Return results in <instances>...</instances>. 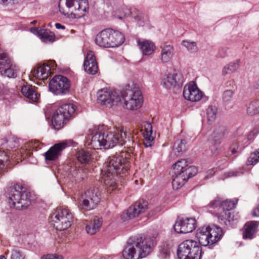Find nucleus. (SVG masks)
Listing matches in <instances>:
<instances>
[{
    "mask_svg": "<svg viewBox=\"0 0 259 259\" xmlns=\"http://www.w3.org/2000/svg\"><path fill=\"white\" fill-rule=\"evenodd\" d=\"M234 92L231 90H227L224 92L222 95V99L224 102H230L233 96Z\"/></svg>",
    "mask_w": 259,
    "mask_h": 259,
    "instance_id": "obj_48",
    "label": "nucleus"
},
{
    "mask_svg": "<svg viewBox=\"0 0 259 259\" xmlns=\"http://www.w3.org/2000/svg\"><path fill=\"white\" fill-rule=\"evenodd\" d=\"M228 49L227 48H222L219 49L218 56L219 57L223 58L227 55Z\"/></svg>",
    "mask_w": 259,
    "mask_h": 259,
    "instance_id": "obj_52",
    "label": "nucleus"
},
{
    "mask_svg": "<svg viewBox=\"0 0 259 259\" xmlns=\"http://www.w3.org/2000/svg\"><path fill=\"white\" fill-rule=\"evenodd\" d=\"M240 60L237 59L225 65L222 69V75L230 74L237 71L239 67Z\"/></svg>",
    "mask_w": 259,
    "mask_h": 259,
    "instance_id": "obj_33",
    "label": "nucleus"
},
{
    "mask_svg": "<svg viewBox=\"0 0 259 259\" xmlns=\"http://www.w3.org/2000/svg\"><path fill=\"white\" fill-rule=\"evenodd\" d=\"M182 45L186 47L190 52L194 53L197 51V47L195 41H190L188 40H183Z\"/></svg>",
    "mask_w": 259,
    "mask_h": 259,
    "instance_id": "obj_43",
    "label": "nucleus"
},
{
    "mask_svg": "<svg viewBox=\"0 0 259 259\" xmlns=\"http://www.w3.org/2000/svg\"><path fill=\"white\" fill-rule=\"evenodd\" d=\"M70 82L68 78L62 75H56L50 81L49 90L56 95L66 94L70 88Z\"/></svg>",
    "mask_w": 259,
    "mask_h": 259,
    "instance_id": "obj_13",
    "label": "nucleus"
},
{
    "mask_svg": "<svg viewBox=\"0 0 259 259\" xmlns=\"http://www.w3.org/2000/svg\"><path fill=\"white\" fill-rule=\"evenodd\" d=\"M0 259H7L4 255H0Z\"/></svg>",
    "mask_w": 259,
    "mask_h": 259,
    "instance_id": "obj_59",
    "label": "nucleus"
},
{
    "mask_svg": "<svg viewBox=\"0 0 259 259\" xmlns=\"http://www.w3.org/2000/svg\"><path fill=\"white\" fill-rule=\"evenodd\" d=\"M186 141L184 140H181L177 141L174 145L173 152L175 155L179 156L186 149Z\"/></svg>",
    "mask_w": 259,
    "mask_h": 259,
    "instance_id": "obj_38",
    "label": "nucleus"
},
{
    "mask_svg": "<svg viewBox=\"0 0 259 259\" xmlns=\"http://www.w3.org/2000/svg\"><path fill=\"white\" fill-rule=\"evenodd\" d=\"M63 256L57 254H48L41 256V259H63Z\"/></svg>",
    "mask_w": 259,
    "mask_h": 259,
    "instance_id": "obj_50",
    "label": "nucleus"
},
{
    "mask_svg": "<svg viewBox=\"0 0 259 259\" xmlns=\"http://www.w3.org/2000/svg\"><path fill=\"white\" fill-rule=\"evenodd\" d=\"M76 156L77 160L81 163H87L91 159V155L90 152L83 149L77 151Z\"/></svg>",
    "mask_w": 259,
    "mask_h": 259,
    "instance_id": "obj_37",
    "label": "nucleus"
},
{
    "mask_svg": "<svg viewBox=\"0 0 259 259\" xmlns=\"http://www.w3.org/2000/svg\"><path fill=\"white\" fill-rule=\"evenodd\" d=\"M59 8L60 12L65 15L70 12L77 17H81L89 7L88 0H60Z\"/></svg>",
    "mask_w": 259,
    "mask_h": 259,
    "instance_id": "obj_7",
    "label": "nucleus"
},
{
    "mask_svg": "<svg viewBox=\"0 0 259 259\" xmlns=\"http://www.w3.org/2000/svg\"><path fill=\"white\" fill-rule=\"evenodd\" d=\"M99 103L108 107H112L121 101L119 94L107 89L99 90L97 93Z\"/></svg>",
    "mask_w": 259,
    "mask_h": 259,
    "instance_id": "obj_12",
    "label": "nucleus"
},
{
    "mask_svg": "<svg viewBox=\"0 0 259 259\" xmlns=\"http://www.w3.org/2000/svg\"><path fill=\"white\" fill-rule=\"evenodd\" d=\"M84 70L89 74H95L98 70V66L94 52L89 51L83 63Z\"/></svg>",
    "mask_w": 259,
    "mask_h": 259,
    "instance_id": "obj_23",
    "label": "nucleus"
},
{
    "mask_svg": "<svg viewBox=\"0 0 259 259\" xmlns=\"http://www.w3.org/2000/svg\"><path fill=\"white\" fill-rule=\"evenodd\" d=\"M196 227V220L187 218L177 220L174 225V229L178 233L186 234L192 232Z\"/></svg>",
    "mask_w": 259,
    "mask_h": 259,
    "instance_id": "obj_17",
    "label": "nucleus"
},
{
    "mask_svg": "<svg viewBox=\"0 0 259 259\" xmlns=\"http://www.w3.org/2000/svg\"><path fill=\"white\" fill-rule=\"evenodd\" d=\"M252 214L253 217H259V205L253 209Z\"/></svg>",
    "mask_w": 259,
    "mask_h": 259,
    "instance_id": "obj_54",
    "label": "nucleus"
},
{
    "mask_svg": "<svg viewBox=\"0 0 259 259\" xmlns=\"http://www.w3.org/2000/svg\"><path fill=\"white\" fill-rule=\"evenodd\" d=\"M25 254L19 249L13 248L11 251V259H25Z\"/></svg>",
    "mask_w": 259,
    "mask_h": 259,
    "instance_id": "obj_45",
    "label": "nucleus"
},
{
    "mask_svg": "<svg viewBox=\"0 0 259 259\" xmlns=\"http://www.w3.org/2000/svg\"><path fill=\"white\" fill-rule=\"evenodd\" d=\"M183 96L185 99L192 101L197 102L201 100L203 94L199 90L196 84L191 81L186 85L183 89Z\"/></svg>",
    "mask_w": 259,
    "mask_h": 259,
    "instance_id": "obj_18",
    "label": "nucleus"
},
{
    "mask_svg": "<svg viewBox=\"0 0 259 259\" xmlns=\"http://www.w3.org/2000/svg\"><path fill=\"white\" fill-rule=\"evenodd\" d=\"M220 143H221V142H220V141H219V142H218V144H220Z\"/></svg>",
    "mask_w": 259,
    "mask_h": 259,
    "instance_id": "obj_62",
    "label": "nucleus"
},
{
    "mask_svg": "<svg viewBox=\"0 0 259 259\" xmlns=\"http://www.w3.org/2000/svg\"><path fill=\"white\" fill-rule=\"evenodd\" d=\"M137 43L142 53L145 55H151L155 49L154 44L149 40L139 39L137 40Z\"/></svg>",
    "mask_w": 259,
    "mask_h": 259,
    "instance_id": "obj_28",
    "label": "nucleus"
},
{
    "mask_svg": "<svg viewBox=\"0 0 259 259\" xmlns=\"http://www.w3.org/2000/svg\"><path fill=\"white\" fill-rule=\"evenodd\" d=\"M55 26L57 29H64L65 28V26L61 25L60 23H57L55 24Z\"/></svg>",
    "mask_w": 259,
    "mask_h": 259,
    "instance_id": "obj_56",
    "label": "nucleus"
},
{
    "mask_svg": "<svg viewBox=\"0 0 259 259\" xmlns=\"http://www.w3.org/2000/svg\"><path fill=\"white\" fill-rule=\"evenodd\" d=\"M39 143L38 144V145L37 146V147H36V148H35V150H37V149H36V148L38 147V146H39Z\"/></svg>",
    "mask_w": 259,
    "mask_h": 259,
    "instance_id": "obj_61",
    "label": "nucleus"
},
{
    "mask_svg": "<svg viewBox=\"0 0 259 259\" xmlns=\"http://www.w3.org/2000/svg\"><path fill=\"white\" fill-rule=\"evenodd\" d=\"M56 66L57 64L55 61H50L49 65L43 64L35 68L32 71V75L38 79H46L51 74V68L54 69Z\"/></svg>",
    "mask_w": 259,
    "mask_h": 259,
    "instance_id": "obj_20",
    "label": "nucleus"
},
{
    "mask_svg": "<svg viewBox=\"0 0 259 259\" xmlns=\"http://www.w3.org/2000/svg\"><path fill=\"white\" fill-rule=\"evenodd\" d=\"M217 113V108L215 106H209L206 110L208 121L211 124L215 119Z\"/></svg>",
    "mask_w": 259,
    "mask_h": 259,
    "instance_id": "obj_41",
    "label": "nucleus"
},
{
    "mask_svg": "<svg viewBox=\"0 0 259 259\" xmlns=\"http://www.w3.org/2000/svg\"><path fill=\"white\" fill-rule=\"evenodd\" d=\"M17 67L12 62L8 67H6L4 70H2V72H0V74L2 75L9 78H15L17 76Z\"/></svg>",
    "mask_w": 259,
    "mask_h": 259,
    "instance_id": "obj_35",
    "label": "nucleus"
},
{
    "mask_svg": "<svg viewBox=\"0 0 259 259\" xmlns=\"http://www.w3.org/2000/svg\"><path fill=\"white\" fill-rule=\"evenodd\" d=\"M222 230L217 226H203L198 229L196 237L201 245L206 246L217 242L222 237Z\"/></svg>",
    "mask_w": 259,
    "mask_h": 259,
    "instance_id": "obj_6",
    "label": "nucleus"
},
{
    "mask_svg": "<svg viewBox=\"0 0 259 259\" xmlns=\"http://www.w3.org/2000/svg\"><path fill=\"white\" fill-rule=\"evenodd\" d=\"M31 31L37 34L44 42H52L54 40L55 36L54 33L45 29H38L37 27L31 28Z\"/></svg>",
    "mask_w": 259,
    "mask_h": 259,
    "instance_id": "obj_25",
    "label": "nucleus"
},
{
    "mask_svg": "<svg viewBox=\"0 0 259 259\" xmlns=\"http://www.w3.org/2000/svg\"><path fill=\"white\" fill-rule=\"evenodd\" d=\"M103 220L101 218H95L90 223L86 225L85 230L88 234L94 235L100 229L102 225Z\"/></svg>",
    "mask_w": 259,
    "mask_h": 259,
    "instance_id": "obj_30",
    "label": "nucleus"
},
{
    "mask_svg": "<svg viewBox=\"0 0 259 259\" xmlns=\"http://www.w3.org/2000/svg\"><path fill=\"white\" fill-rule=\"evenodd\" d=\"M8 146L13 149L18 146L17 140L14 138H10L7 141Z\"/></svg>",
    "mask_w": 259,
    "mask_h": 259,
    "instance_id": "obj_51",
    "label": "nucleus"
},
{
    "mask_svg": "<svg viewBox=\"0 0 259 259\" xmlns=\"http://www.w3.org/2000/svg\"><path fill=\"white\" fill-rule=\"evenodd\" d=\"M246 111L250 115L259 113V101H254L249 103L247 106Z\"/></svg>",
    "mask_w": 259,
    "mask_h": 259,
    "instance_id": "obj_39",
    "label": "nucleus"
},
{
    "mask_svg": "<svg viewBox=\"0 0 259 259\" xmlns=\"http://www.w3.org/2000/svg\"><path fill=\"white\" fill-rule=\"evenodd\" d=\"M218 219L221 223L231 226H233L237 220L229 211H223L219 214Z\"/></svg>",
    "mask_w": 259,
    "mask_h": 259,
    "instance_id": "obj_32",
    "label": "nucleus"
},
{
    "mask_svg": "<svg viewBox=\"0 0 259 259\" xmlns=\"http://www.w3.org/2000/svg\"><path fill=\"white\" fill-rule=\"evenodd\" d=\"M213 154H217L218 152H217V149L215 150L214 152L212 151Z\"/></svg>",
    "mask_w": 259,
    "mask_h": 259,
    "instance_id": "obj_60",
    "label": "nucleus"
},
{
    "mask_svg": "<svg viewBox=\"0 0 259 259\" xmlns=\"http://www.w3.org/2000/svg\"><path fill=\"white\" fill-rule=\"evenodd\" d=\"M252 135L250 134L247 137L242 136L237 139V142L239 145L245 146L248 145V142L251 139Z\"/></svg>",
    "mask_w": 259,
    "mask_h": 259,
    "instance_id": "obj_49",
    "label": "nucleus"
},
{
    "mask_svg": "<svg viewBox=\"0 0 259 259\" xmlns=\"http://www.w3.org/2000/svg\"><path fill=\"white\" fill-rule=\"evenodd\" d=\"M141 132L144 137V145L150 147L154 143L155 135L153 133L152 126L150 122L143 121L141 124Z\"/></svg>",
    "mask_w": 259,
    "mask_h": 259,
    "instance_id": "obj_21",
    "label": "nucleus"
},
{
    "mask_svg": "<svg viewBox=\"0 0 259 259\" xmlns=\"http://www.w3.org/2000/svg\"><path fill=\"white\" fill-rule=\"evenodd\" d=\"M88 172L87 169L83 167H79L75 169L72 172V176L76 178L78 181L83 180L87 177Z\"/></svg>",
    "mask_w": 259,
    "mask_h": 259,
    "instance_id": "obj_40",
    "label": "nucleus"
},
{
    "mask_svg": "<svg viewBox=\"0 0 259 259\" xmlns=\"http://www.w3.org/2000/svg\"><path fill=\"white\" fill-rule=\"evenodd\" d=\"M259 161V149L251 153L247 161V165H254Z\"/></svg>",
    "mask_w": 259,
    "mask_h": 259,
    "instance_id": "obj_44",
    "label": "nucleus"
},
{
    "mask_svg": "<svg viewBox=\"0 0 259 259\" xmlns=\"http://www.w3.org/2000/svg\"><path fill=\"white\" fill-rule=\"evenodd\" d=\"M21 92L25 97L32 102H36L38 100L37 93L34 87L31 85L26 84L23 85L21 88Z\"/></svg>",
    "mask_w": 259,
    "mask_h": 259,
    "instance_id": "obj_31",
    "label": "nucleus"
},
{
    "mask_svg": "<svg viewBox=\"0 0 259 259\" xmlns=\"http://www.w3.org/2000/svg\"><path fill=\"white\" fill-rule=\"evenodd\" d=\"M124 17H132L134 18L139 25H143L147 21V16L144 15L139 10L134 9L133 10L126 9L124 10Z\"/></svg>",
    "mask_w": 259,
    "mask_h": 259,
    "instance_id": "obj_24",
    "label": "nucleus"
},
{
    "mask_svg": "<svg viewBox=\"0 0 259 259\" xmlns=\"http://www.w3.org/2000/svg\"><path fill=\"white\" fill-rule=\"evenodd\" d=\"M124 107L130 110H137L142 106L143 96L140 89L136 87L126 89L121 95Z\"/></svg>",
    "mask_w": 259,
    "mask_h": 259,
    "instance_id": "obj_9",
    "label": "nucleus"
},
{
    "mask_svg": "<svg viewBox=\"0 0 259 259\" xmlns=\"http://www.w3.org/2000/svg\"><path fill=\"white\" fill-rule=\"evenodd\" d=\"M75 106L71 103L64 104L60 106L54 113L52 122L56 129L62 128L66 121L74 113Z\"/></svg>",
    "mask_w": 259,
    "mask_h": 259,
    "instance_id": "obj_10",
    "label": "nucleus"
},
{
    "mask_svg": "<svg viewBox=\"0 0 259 259\" xmlns=\"http://www.w3.org/2000/svg\"><path fill=\"white\" fill-rule=\"evenodd\" d=\"M236 203L237 200L236 202L230 200L223 201L221 209H222L223 211H229L235 207Z\"/></svg>",
    "mask_w": 259,
    "mask_h": 259,
    "instance_id": "obj_42",
    "label": "nucleus"
},
{
    "mask_svg": "<svg viewBox=\"0 0 259 259\" xmlns=\"http://www.w3.org/2000/svg\"><path fill=\"white\" fill-rule=\"evenodd\" d=\"M183 82L182 74L178 71H174L172 73L164 74L161 78V84L166 89H170L177 85H179Z\"/></svg>",
    "mask_w": 259,
    "mask_h": 259,
    "instance_id": "obj_16",
    "label": "nucleus"
},
{
    "mask_svg": "<svg viewBox=\"0 0 259 259\" xmlns=\"http://www.w3.org/2000/svg\"><path fill=\"white\" fill-rule=\"evenodd\" d=\"M39 142H28L25 144L24 147L21 149L20 155L23 158H25L27 157L30 156L32 154L31 149H34L37 147L38 145Z\"/></svg>",
    "mask_w": 259,
    "mask_h": 259,
    "instance_id": "obj_34",
    "label": "nucleus"
},
{
    "mask_svg": "<svg viewBox=\"0 0 259 259\" xmlns=\"http://www.w3.org/2000/svg\"><path fill=\"white\" fill-rule=\"evenodd\" d=\"M257 226V222L250 221L247 222L244 226L243 238L249 239L253 238L256 232Z\"/></svg>",
    "mask_w": 259,
    "mask_h": 259,
    "instance_id": "obj_26",
    "label": "nucleus"
},
{
    "mask_svg": "<svg viewBox=\"0 0 259 259\" xmlns=\"http://www.w3.org/2000/svg\"><path fill=\"white\" fill-rule=\"evenodd\" d=\"M194 176L185 174H173L174 179L172 182L173 189H179L181 188L189 178Z\"/></svg>",
    "mask_w": 259,
    "mask_h": 259,
    "instance_id": "obj_27",
    "label": "nucleus"
},
{
    "mask_svg": "<svg viewBox=\"0 0 259 259\" xmlns=\"http://www.w3.org/2000/svg\"><path fill=\"white\" fill-rule=\"evenodd\" d=\"M12 62L8 54L0 50V72Z\"/></svg>",
    "mask_w": 259,
    "mask_h": 259,
    "instance_id": "obj_36",
    "label": "nucleus"
},
{
    "mask_svg": "<svg viewBox=\"0 0 259 259\" xmlns=\"http://www.w3.org/2000/svg\"><path fill=\"white\" fill-rule=\"evenodd\" d=\"M20 0H2V3L4 4H14L17 3Z\"/></svg>",
    "mask_w": 259,
    "mask_h": 259,
    "instance_id": "obj_53",
    "label": "nucleus"
},
{
    "mask_svg": "<svg viewBox=\"0 0 259 259\" xmlns=\"http://www.w3.org/2000/svg\"><path fill=\"white\" fill-rule=\"evenodd\" d=\"M9 203L18 209L27 208L30 204V193L26 189L16 184L10 187L7 192Z\"/></svg>",
    "mask_w": 259,
    "mask_h": 259,
    "instance_id": "obj_4",
    "label": "nucleus"
},
{
    "mask_svg": "<svg viewBox=\"0 0 259 259\" xmlns=\"http://www.w3.org/2000/svg\"><path fill=\"white\" fill-rule=\"evenodd\" d=\"M124 35L120 32L112 29H105L101 31L96 37L97 45L105 48H114L123 43Z\"/></svg>",
    "mask_w": 259,
    "mask_h": 259,
    "instance_id": "obj_5",
    "label": "nucleus"
},
{
    "mask_svg": "<svg viewBox=\"0 0 259 259\" xmlns=\"http://www.w3.org/2000/svg\"><path fill=\"white\" fill-rule=\"evenodd\" d=\"M230 173L231 174V175H229V177L233 176H237L238 172H230Z\"/></svg>",
    "mask_w": 259,
    "mask_h": 259,
    "instance_id": "obj_57",
    "label": "nucleus"
},
{
    "mask_svg": "<svg viewBox=\"0 0 259 259\" xmlns=\"http://www.w3.org/2000/svg\"><path fill=\"white\" fill-rule=\"evenodd\" d=\"M73 216L69 209L66 208L57 209L52 217L54 227L58 230H64L71 226Z\"/></svg>",
    "mask_w": 259,
    "mask_h": 259,
    "instance_id": "obj_11",
    "label": "nucleus"
},
{
    "mask_svg": "<svg viewBox=\"0 0 259 259\" xmlns=\"http://www.w3.org/2000/svg\"><path fill=\"white\" fill-rule=\"evenodd\" d=\"M231 152L232 154L236 153V150L234 148L232 150Z\"/></svg>",
    "mask_w": 259,
    "mask_h": 259,
    "instance_id": "obj_58",
    "label": "nucleus"
},
{
    "mask_svg": "<svg viewBox=\"0 0 259 259\" xmlns=\"http://www.w3.org/2000/svg\"><path fill=\"white\" fill-rule=\"evenodd\" d=\"M161 48L160 60L161 62L164 63L169 62L175 54L174 47L171 45H166Z\"/></svg>",
    "mask_w": 259,
    "mask_h": 259,
    "instance_id": "obj_29",
    "label": "nucleus"
},
{
    "mask_svg": "<svg viewBox=\"0 0 259 259\" xmlns=\"http://www.w3.org/2000/svg\"><path fill=\"white\" fill-rule=\"evenodd\" d=\"M215 173V171L213 169L208 170L206 172V178H209L212 176Z\"/></svg>",
    "mask_w": 259,
    "mask_h": 259,
    "instance_id": "obj_55",
    "label": "nucleus"
},
{
    "mask_svg": "<svg viewBox=\"0 0 259 259\" xmlns=\"http://www.w3.org/2000/svg\"><path fill=\"white\" fill-rule=\"evenodd\" d=\"M68 144L67 141H64L56 144L51 147L44 153L46 160L49 161L56 160L60 156L62 150L67 147Z\"/></svg>",
    "mask_w": 259,
    "mask_h": 259,
    "instance_id": "obj_22",
    "label": "nucleus"
},
{
    "mask_svg": "<svg viewBox=\"0 0 259 259\" xmlns=\"http://www.w3.org/2000/svg\"><path fill=\"white\" fill-rule=\"evenodd\" d=\"M156 244L154 237H141L134 240H128L122 251L124 259H140L147 256Z\"/></svg>",
    "mask_w": 259,
    "mask_h": 259,
    "instance_id": "obj_3",
    "label": "nucleus"
},
{
    "mask_svg": "<svg viewBox=\"0 0 259 259\" xmlns=\"http://www.w3.org/2000/svg\"><path fill=\"white\" fill-rule=\"evenodd\" d=\"M9 155L5 152L0 150V171L3 170L5 166V163L9 159Z\"/></svg>",
    "mask_w": 259,
    "mask_h": 259,
    "instance_id": "obj_46",
    "label": "nucleus"
},
{
    "mask_svg": "<svg viewBox=\"0 0 259 259\" xmlns=\"http://www.w3.org/2000/svg\"><path fill=\"white\" fill-rule=\"evenodd\" d=\"M148 203L144 200H140L130 206L121 215V219L123 221L135 219L144 213L148 209Z\"/></svg>",
    "mask_w": 259,
    "mask_h": 259,
    "instance_id": "obj_15",
    "label": "nucleus"
},
{
    "mask_svg": "<svg viewBox=\"0 0 259 259\" xmlns=\"http://www.w3.org/2000/svg\"><path fill=\"white\" fill-rule=\"evenodd\" d=\"M222 202L223 201L221 198L216 197L209 203L208 206L211 208L221 209Z\"/></svg>",
    "mask_w": 259,
    "mask_h": 259,
    "instance_id": "obj_47",
    "label": "nucleus"
},
{
    "mask_svg": "<svg viewBox=\"0 0 259 259\" xmlns=\"http://www.w3.org/2000/svg\"><path fill=\"white\" fill-rule=\"evenodd\" d=\"M81 205L83 209L91 210L93 209L100 201V194L98 188H90L81 195Z\"/></svg>",
    "mask_w": 259,
    "mask_h": 259,
    "instance_id": "obj_14",
    "label": "nucleus"
},
{
    "mask_svg": "<svg viewBox=\"0 0 259 259\" xmlns=\"http://www.w3.org/2000/svg\"><path fill=\"white\" fill-rule=\"evenodd\" d=\"M90 144L94 149L102 147L106 149L111 148L117 144L124 145V148L128 149L129 152H132L136 143L130 130L121 126L113 131L96 133L92 137Z\"/></svg>",
    "mask_w": 259,
    "mask_h": 259,
    "instance_id": "obj_1",
    "label": "nucleus"
},
{
    "mask_svg": "<svg viewBox=\"0 0 259 259\" xmlns=\"http://www.w3.org/2000/svg\"><path fill=\"white\" fill-rule=\"evenodd\" d=\"M197 172V168L194 166H189L188 161L185 159L178 160L172 165V173L174 174H185L195 175Z\"/></svg>",
    "mask_w": 259,
    "mask_h": 259,
    "instance_id": "obj_19",
    "label": "nucleus"
},
{
    "mask_svg": "<svg viewBox=\"0 0 259 259\" xmlns=\"http://www.w3.org/2000/svg\"><path fill=\"white\" fill-rule=\"evenodd\" d=\"M177 254L180 259H200L202 248L197 241L186 240L179 245Z\"/></svg>",
    "mask_w": 259,
    "mask_h": 259,
    "instance_id": "obj_8",
    "label": "nucleus"
},
{
    "mask_svg": "<svg viewBox=\"0 0 259 259\" xmlns=\"http://www.w3.org/2000/svg\"><path fill=\"white\" fill-rule=\"evenodd\" d=\"M130 167L129 161L122 155L109 157L105 163L102 179L109 191L114 190L117 186L116 178L118 175L125 174Z\"/></svg>",
    "mask_w": 259,
    "mask_h": 259,
    "instance_id": "obj_2",
    "label": "nucleus"
}]
</instances>
